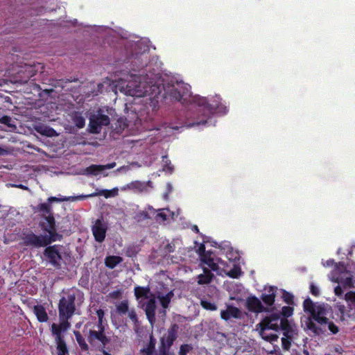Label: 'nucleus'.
I'll return each mask as SVG.
<instances>
[{"label":"nucleus","mask_w":355,"mask_h":355,"mask_svg":"<svg viewBox=\"0 0 355 355\" xmlns=\"http://www.w3.org/2000/svg\"><path fill=\"white\" fill-rule=\"evenodd\" d=\"M303 309L305 313L320 324H326L328 318L326 317L327 310L324 304L316 305L310 298L306 299L303 302Z\"/></svg>","instance_id":"obj_4"},{"label":"nucleus","mask_w":355,"mask_h":355,"mask_svg":"<svg viewBox=\"0 0 355 355\" xmlns=\"http://www.w3.org/2000/svg\"><path fill=\"white\" fill-rule=\"evenodd\" d=\"M281 319L280 314L276 313L266 316L259 324L260 327L259 334H262L263 330L272 329L276 331H278L279 329Z\"/></svg>","instance_id":"obj_12"},{"label":"nucleus","mask_w":355,"mask_h":355,"mask_svg":"<svg viewBox=\"0 0 355 355\" xmlns=\"http://www.w3.org/2000/svg\"><path fill=\"white\" fill-rule=\"evenodd\" d=\"M11 117L7 115L3 116L2 117L0 118V123L6 125L8 127L12 126V125L11 124Z\"/></svg>","instance_id":"obj_49"},{"label":"nucleus","mask_w":355,"mask_h":355,"mask_svg":"<svg viewBox=\"0 0 355 355\" xmlns=\"http://www.w3.org/2000/svg\"><path fill=\"white\" fill-rule=\"evenodd\" d=\"M202 270L203 273L198 275L197 277L198 284L200 285L208 284L212 281L214 275L207 268L204 267Z\"/></svg>","instance_id":"obj_22"},{"label":"nucleus","mask_w":355,"mask_h":355,"mask_svg":"<svg viewBox=\"0 0 355 355\" xmlns=\"http://www.w3.org/2000/svg\"><path fill=\"white\" fill-rule=\"evenodd\" d=\"M166 248L167 249L168 252H173L174 251L173 246L171 245L170 244H168L166 245Z\"/></svg>","instance_id":"obj_62"},{"label":"nucleus","mask_w":355,"mask_h":355,"mask_svg":"<svg viewBox=\"0 0 355 355\" xmlns=\"http://www.w3.org/2000/svg\"><path fill=\"white\" fill-rule=\"evenodd\" d=\"M336 282L341 284L343 286L348 288L354 287L355 280L354 281L352 276L349 272H340L336 277Z\"/></svg>","instance_id":"obj_20"},{"label":"nucleus","mask_w":355,"mask_h":355,"mask_svg":"<svg viewBox=\"0 0 355 355\" xmlns=\"http://www.w3.org/2000/svg\"><path fill=\"white\" fill-rule=\"evenodd\" d=\"M122 291L121 290H116L109 293V297L112 299H119L121 297Z\"/></svg>","instance_id":"obj_52"},{"label":"nucleus","mask_w":355,"mask_h":355,"mask_svg":"<svg viewBox=\"0 0 355 355\" xmlns=\"http://www.w3.org/2000/svg\"><path fill=\"white\" fill-rule=\"evenodd\" d=\"M134 291H135V295L137 299H139L141 297L148 299L149 297L148 294L150 292V289L149 286L144 287V286H137L135 288Z\"/></svg>","instance_id":"obj_28"},{"label":"nucleus","mask_w":355,"mask_h":355,"mask_svg":"<svg viewBox=\"0 0 355 355\" xmlns=\"http://www.w3.org/2000/svg\"><path fill=\"white\" fill-rule=\"evenodd\" d=\"M241 316V312L240 309L232 305H227L225 310L220 311V317L223 320L227 321L231 318H240Z\"/></svg>","instance_id":"obj_17"},{"label":"nucleus","mask_w":355,"mask_h":355,"mask_svg":"<svg viewBox=\"0 0 355 355\" xmlns=\"http://www.w3.org/2000/svg\"><path fill=\"white\" fill-rule=\"evenodd\" d=\"M156 218L158 219V218H162L163 220H166V215L163 213V212H160V213H158L156 216Z\"/></svg>","instance_id":"obj_59"},{"label":"nucleus","mask_w":355,"mask_h":355,"mask_svg":"<svg viewBox=\"0 0 355 355\" xmlns=\"http://www.w3.org/2000/svg\"><path fill=\"white\" fill-rule=\"evenodd\" d=\"M292 338H287L286 337L282 338V346L284 349H288L291 345V340Z\"/></svg>","instance_id":"obj_53"},{"label":"nucleus","mask_w":355,"mask_h":355,"mask_svg":"<svg viewBox=\"0 0 355 355\" xmlns=\"http://www.w3.org/2000/svg\"><path fill=\"white\" fill-rule=\"evenodd\" d=\"M43 218L45 219L46 223H43L42 224V227L44 230V231L49 230V229H53L55 227V221L53 216V214L46 215L43 216Z\"/></svg>","instance_id":"obj_31"},{"label":"nucleus","mask_w":355,"mask_h":355,"mask_svg":"<svg viewBox=\"0 0 355 355\" xmlns=\"http://www.w3.org/2000/svg\"><path fill=\"white\" fill-rule=\"evenodd\" d=\"M198 252L200 256V259L202 258V255L208 254L209 252H206L205 251V246L204 244H201L200 247L198 248Z\"/></svg>","instance_id":"obj_56"},{"label":"nucleus","mask_w":355,"mask_h":355,"mask_svg":"<svg viewBox=\"0 0 355 355\" xmlns=\"http://www.w3.org/2000/svg\"><path fill=\"white\" fill-rule=\"evenodd\" d=\"M310 292L313 296L315 297H318L320 295L319 288L313 283H311L310 285Z\"/></svg>","instance_id":"obj_51"},{"label":"nucleus","mask_w":355,"mask_h":355,"mask_svg":"<svg viewBox=\"0 0 355 355\" xmlns=\"http://www.w3.org/2000/svg\"><path fill=\"white\" fill-rule=\"evenodd\" d=\"M179 326L174 323L168 329L166 334L160 338L159 345V352L169 354V351L174 342L178 338Z\"/></svg>","instance_id":"obj_6"},{"label":"nucleus","mask_w":355,"mask_h":355,"mask_svg":"<svg viewBox=\"0 0 355 355\" xmlns=\"http://www.w3.org/2000/svg\"><path fill=\"white\" fill-rule=\"evenodd\" d=\"M169 96L177 101H181L188 93V89L182 83H176L168 92Z\"/></svg>","instance_id":"obj_14"},{"label":"nucleus","mask_w":355,"mask_h":355,"mask_svg":"<svg viewBox=\"0 0 355 355\" xmlns=\"http://www.w3.org/2000/svg\"><path fill=\"white\" fill-rule=\"evenodd\" d=\"M155 344L150 341V345L148 347H145L141 349L142 354L141 355H152L154 349Z\"/></svg>","instance_id":"obj_48"},{"label":"nucleus","mask_w":355,"mask_h":355,"mask_svg":"<svg viewBox=\"0 0 355 355\" xmlns=\"http://www.w3.org/2000/svg\"><path fill=\"white\" fill-rule=\"evenodd\" d=\"M347 304V308L345 305H337L338 315L340 320H345L347 318L355 319V292H347L345 295Z\"/></svg>","instance_id":"obj_7"},{"label":"nucleus","mask_w":355,"mask_h":355,"mask_svg":"<svg viewBox=\"0 0 355 355\" xmlns=\"http://www.w3.org/2000/svg\"><path fill=\"white\" fill-rule=\"evenodd\" d=\"M105 169V166L92 164L86 168V173L89 175H97Z\"/></svg>","instance_id":"obj_36"},{"label":"nucleus","mask_w":355,"mask_h":355,"mask_svg":"<svg viewBox=\"0 0 355 355\" xmlns=\"http://www.w3.org/2000/svg\"><path fill=\"white\" fill-rule=\"evenodd\" d=\"M349 272L347 270V266L344 262H339L338 263H335V269L334 273L338 276L340 272Z\"/></svg>","instance_id":"obj_42"},{"label":"nucleus","mask_w":355,"mask_h":355,"mask_svg":"<svg viewBox=\"0 0 355 355\" xmlns=\"http://www.w3.org/2000/svg\"><path fill=\"white\" fill-rule=\"evenodd\" d=\"M115 166V163L109 164L107 166H105V168H112Z\"/></svg>","instance_id":"obj_64"},{"label":"nucleus","mask_w":355,"mask_h":355,"mask_svg":"<svg viewBox=\"0 0 355 355\" xmlns=\"http://www.w3.org/2000/svg\"><path fill=\"white\" fill-rule=\"evenodd\" d=\"M334 292L337 296H340L343 294V290L340 286H337L335 288Z\"/></svg>","instance_id":"obj_58"},{"label":"nucleus","mask_w":355,"mask_h":355,"mask_svg":"<svg viewBox=\"0 0 355 355\" xmlns=\"http://www.w3.org/2000/svg\"><path fill=\"white\" fill-rule=\"evenodd\" d=\"M73 334L81 350L84 352L88 351L89 345L86 343L85 338L82 336L80 332L78 331H74Z\"/></svg>","instance_id":"obj_33"},{"label":"nucleus","mask_w":355,"mask_h":355,"mask_svg":"<svg viewBox=\"0 0 355 355\" xmlns=\"http://www.w3.org/2000/svg\"><path fill=\"white\" fill-rule=\"evenodd\" d=\"M193 347L191 344H183L180 347L178 355H187L188 353L193 350Z\"/></svg>","instance_id":"obj_39"},{"label":"nucleus","mask_w":355,"mask_h":355,"mask_svg":"<svg viewBox=\"0 0 355 355\" xmlns=\"http://www.w3.org/2000/svg\"><path fill=\"white\" fill-rule=\"evenodd\" d=\"M96 315L98 316V321L94 324L99 325V326H101V325L107 326V324H105V322H104V316H105L104 311L103 309H98L96 311Z\"/></svg>","instance_id":"obj_45"},{"label":"nucleus","mask_w":355,"mask_h":355,"mask_svg":"<svg viewBox=\"0 0 355 355\" xmlns=\"http://www.w3.org/2000/svg\"><path fill=\"white\" fill-rule=\"evenodd\" d=\"M128 187H129V189H131L133 190H137V191L141 192L145 189L146 185L144 182H141L140 181H134V182H132L128 185Z\"/></svg>","instance_id":"obj_38"},{"label":"nucleus","mask_w":355,"mask_h":355,"mask_svg":"<svg viewBox=\"0 0 355 355\" xmlns=\"http://www.w3.org/2000/svg\"><path fill=\"white\" fill-rule=\"evenodd\" d=\"M117 189H116V191L114 190H107V189H103L101 190L98 192L92 193L91 194L88 195H80L77 196H69V197H62V198H57V197H49L47 199V202L51 205L52 202H65V201H74V200H81L86 199L87 198L98 196H103L105 198H107L111 196H114L116 194Z\"/></svg>","instance_id":"obj_9"},{"label":"nucleus","mask_w":355,"mask_h":355,"mask_svg":"<svg viewBox=\"0 0 355 355\" xmlns=\"http://www.w3.org/2000/svg\"><path fill=\"white\" fill-rule=\"evenodd\" d=\"M92 234L96 241L101 243L105 240L107 226L101 220L97 219L92 228Z\"/></svg>","instance_id":"obj_16"},{"label":"nucleus","mask_w":355,"mask_h":355,"mask_svg":"<svg viewBox=\"0 0 355 355\" xmlns=\"http://www.w3.org/2000/svg\"><path fill=\"white\" fill-rule=\"evenodd\" d=\"M117 312L120 314H125L128 311V301H122L116 306Z\"/></svg>","instance_id":"obj_41"},{"label":"nucleus","mask_w":355,"mask_h":355,"mask_svg":"<svg viewBox=\"0 0 355 355\" xmlns=\"http://www.w3.org/2000/svg\"><path fill=\"white\" fill-rule=\"evenodd\" d=\"M40 134L47 136V137H53L56 135L55 130L52 128L45 127L41 131L37 130Z\"/></svg>","instance_id":"obj_46"},{"label":"nucleus","mask_w":355,"mask_h":355,"mask_svg":"<svg viewBox=\"0 0 355 355\" xmlns=\"http://www.w3.org/2000/svg\"><path fill=\"white\" fill-rule=\"evenodd\" d=\"M36 211L41 213L42 216L53 214L52 206L48 202L37 205L36 207Z\"/></svg>","instance_id":"obj_29"},{"label":"nucleus","mask_w":355,"mask_h":355,"mask_svg":"<svg viewBox=\"0 0 355 355\" xmlns=\"http://www.w3.org/2000/svg\"><path fill=\"white\" fill-rule=\"evenodd\" d=\"M122 261L123 259L119 256H107L105 259V264L106 267L110 269L114 268L118 264H119Z\"/></svg>","instance_id":"obj_27"},{"label":"nucleus","mask_w":355,"mask_h":355,"mask_svg":"<svg viewBox=\"0 0 355 355\" xmlns=\"http://www.w3.org/2000/svg\"><path fill=\"white\" fill-rule=\"evenodd\" d=\"M75 300L74 293H68L60 299L58 303L59 319L69 321L72 318L76 311Z\"/></svg>","instance_id":"obj_5"},{"label":"nucleus","mask_w":355,"mask_h":355,"mask_svg":"<svg viewBox=\"0 0 355 355\" xmlns=\"http://www.w3.org/2000/svg\"><path fill=\"white\" fill-rule=\"evenodd\" d=\"M149 59L148 53L142 52L140 53H136L135 55L132 58V64L134 68L132 69L135 71H138L140 76H146V81L148 83H153V76H155L160 75L159 73H152L150 74L146 73V72L150 71V67L148 64V61Z\"/></svg>","instance_id":"obj_3"},{"label":"nucleus","mask_w":355,"mask_h":355,"mask_svg":"<svg viewBox=\"0 0 355 355\" xmlns=\"http://www.w3.org/2000/svg\"><path fill=\"white\" fill-rule=\"evenodd\" d=\"M279 329L283 331V334L287 338H292L294 334V330L286 318H282L279 324Z\"/></svg>","instance_id":"obj_23"},{"label":"nucleus","mask_w":355,"mask_h":355,"mask_svg":"<svg viewBox=\"0 0 355 355\" xmlns=\"http://www.w3.org/2000/svg\"><path fill=\"white\" fill-rule=\"evenodd\" d=\"M90 345H100L103 348L111 343V336L105 331V325H95L85 334Z\"/></svg>","instance_id":"obj_2"},{"label":"nucleus","mask_w":355,"mask_h":355,"mask_svg":"<svg viewBox=\"0 0 355 355\" xmlns=\"http://www.w3.org/2000/svg\"><path fill=\"white\" fill-rule=\"evenodd\" d=\"M246 308L249 311L257 313L268 311V309L264 307L261 302L256 296H251L247 298Z\"/></svg>","instance_id":"obj_15"},{"label":"nucleus","mask_w":355,"mask_h":355,"mask_svg":"<svg viewBox=\"0 0 355 355\" xmlns=\"http://www.w3.org/2000/svg\"><path fill=\"white\" fill-rule=\"evenodd\" d=\"M138 216H139L140 218H141L142 219H144V220L150 218V216L147 211H141V212L139 213Z\"/></svg>","instance_id":"obj_57"},{"label":"nucleus","mask_w":355,"mask_h":355,"mask_svg":"<svg viewBox=\"0 0 355 355\" xmlns=\"http://www.w3.org/2000/svg\"><path fill=\"white\" fill-rule=\"evenodd\" d=\"M347 259L352 263H355V246L353 247L351 251L348 253Z\"/></svg>","instance_id":"obj_54"},{"label":"nucleus","mask_w":355,"mask_h":355,"mask_svg":"<svg viewBox=\"0 0 355 355\" xmlns=\"http://www.w3.org/2000/svg\"><path fill=\"white\" fill-rule=\"evenodd\" d=\"M23 244L32 248H40L48 245L43 234L37 235L33 231L28 230L23 233Z\"/></svg>","instance_id":"obj_10"},{"label":"nucleus","mask_w":355,"mask_h":355,"mask_svg":"<svg viewBox=\"0 0 355 355\" xmlns=\"http://www.w3.org/2000/svg\"><path fill=\"white\" fill-rule=\"evenodd\" d=\"M293 308L291 306H284L282 309V311L279 313L280 315H282L284 318H286L291 317L293 314Z\"/></svg>","instance_id":"obj_40"},{"label":"nucleus","mask_w":355,"mask_h":355,"mask_svg":"<svg viewBox=\"0 0 355 355\" xmlns=\"http://www.w3.org/2000/svg\"><path fill=\"white\" fill-rule=\"evenodd\" d=\"M128 316H129L130 319L133 322H135V323L137 322L138 318H137V313L135 311V310H132V311H129Z\"/></svg>","instance_id":"obj_55"},{"label":"nucleus","mask_w":355,"mask_h":355,"mask_svg":"<svg viewBox=\"0 0 355 355\" xmlns=\"http://www.w3.org/2000/svg\"><path fill=\"white\" fill-rule=\"evenodd\" d=\"M72 120L76 126L78 128H83L85 125V118L79 113L76 112L75 114L72 116Z\"/></svg>","instance_id":"obj_35"},{"label":"nucleus","mask_w":355,"mask_h":355,"mask_svg":"<svg viewBox=\"0 0 355 355\" xmlns=\"http://www.w3.org/2000/svg\"><path fill=\"white\" fill-rule=\"evenodd\" d=\"M128 126V121L125 117H119L116 121L112 124L113 130L117 133L121 134Z\"/></svg>","instance_id":"obj_24"},{"label":"nucleus","mask_w":355,"mask_h":355,"mask_svg":"<svg viewBox=\"0 0 355 355\" xmlns=\"http://www.w3.org/2000/svg\"><path fill=\"white\" fill-rule=\"evenodd\" d=\"M156 307L155 298L153 297L147 302L144 309L146 318L151 324L155 320Z\"/></svg>","instance_id":"obj_19"},{"label":"nucleus","mask_w":355,"mask_h":355,"mask_svg":"<svg viewBox=\"0 0 355 355\" xmlns=\"http://www.w3.org/2000/svg\"><path fill=\"white\" fill-rule=\"evenodd\" d=\"M315 322V321L313 318H312L311 316H309L305 322L306 329L311 331L314 335L319 336L324 332V330H322L321 327L317 326Z\"/></svg>","instance_id":"obj_25"},{"label":"nucleus","mask_w":355,"mask_h":355,"mask_svg":"<svg viewBox=\"0 0 355 355\" xmlns=\"http://www.w3.org/2000/svg\"><path fill=\"white\" fill-rule=\"evenodd\" d=\"M57 355H69V351L64 341L55 343Z\"/></svg>","instance_id":"obj_34"},{"label":"nucleus","mask_w":355,"mask_h":355,"mask_svg":"<svg viewBox=\"0 0 355 355\" xmlns=\"http://www.w3.org/2000/svg\"><path fill=\"white\" fill-rule=\"evenodd\" d=\"M33 313L40 322H46L49 320V315L43 305L37 304L33 306Z\"/></svg>","instance_id":"obj_21"},{"label":"nucleus","mask_w":355,"mask_h":355,"mask_svg":"<svg viewBox=\"0 0 355 355\" xmlns=\"http://www.w3.org/2000/svg\"><path fill=\"white\" fill-rule=\"evenodd\" d=\"M162 162L164 163L163 170L165 171H168L169 173H172L174 168L167 156L162 157Z\"/></svg>","instance_id":"obj_43"},{"label":"nucleus","mask_w":355,"mask_h":355,"mask_svg":"<svg viewBox=\"0 0 355 355\" xmlns=\"http://www.w3.org/2000/svg\"><path fill=\"white\" fill-rule=\"evenodd\" d=\"M281 291L282 293V298L284 302L288 305H293L295 304L294 295L291 293H289L284 289H282Z\"/></svg>","instance_id":"obj_37"},{"label":"nucleus","mask_w":355,"mask_h":355,"mask_svg":"<svg viewBox=\"0 0 355 355\" xmlns=\"http://www.w3.org/2000/svg\"><path fill=\"white\" fill-rule=\"evenodd\" d=\"M110 120L107 115L98 113L89 118V131L92 134L100 133L103 126L110 124Z\"/></svg>","instance_id":"obj_11"},{"label":"nucleus","mask_w":355,"mask_h":355,"mask_svg":"<svg viewBox=\"0 0 355 355\" xmlns=\"http://www.w3.org/2000/svg\"><path fill=\"white\" fill-rule=\"evenodd\" d=\"M63 247L60 245H47L44 250L43 254L49 264L56 269L62 267V260L61 250Z\"/></svg>","instance_id":"obj_8"},{"label":"nucleus","mask_w":355,"mask_h":355,"mask_svg":"<svg viewBox=\"0 0 355 355\" xmlns=\"http://www.w3.org/2000/svg\"><path fill=\"white\" fill-rule=\"evenodd\" d=\"M266 330H263V333L262 334H260L261 336V337L267 340V341H270V342H273V341H276L278 338V336L275 334H271L270 335H266Z\"/></svg>","instance_id":"obj_47"},{"label":"nucleus","mask_w":355,"mask_h":355,"mask_svg":"<svg viewBox=\"0 0 355 355\" xmlns=\"http://www.w3.org/2000/svg\"><path fill=\"white\" fill-rule=\"evenodd\" d=\"M229 275L233 278H236L238 277V275L235 270L230 271Z\"/></svg>","instance_id":"obj_60"},{"label":"nucleus","mask_w":355,"mask_h":355,"mask_svg":"<svg viewBox=\"0 0 355 355\" xmlns=\"http://www.w3.org/2000/svg\"><path fill=\"white\" fill-rule=\"evenodd\" d=\"M200 304L206 310L216 311L217 309V306L215 304L207 300H201Z\"/></svg>","instance_id":"obj_44"},{"label":"nucleus","mask_w":355,"mask_h":355,"mask_svg":"<svg viewBox=\"0 0 355 355\" xmlns=\"http://www.w3.org/2000/svg\"><path fill=\"white\" fill-rule=\"evenodd\" d=\"M6 153H7V150H5L4 148L0 147V155H6Z\"/></svg>","instance_id":"obj_63"},{"label":"nucleus","mask_w":355,"mask_h":355,"mask_svg":"<svg viewBox=\"0 0 355 355\" xmlns=\"http://www.w3.org/2000/svg\"><path fill=\"white\" fill-rule=\"evenodd\" d=\"M60 323H53L51 326V334L54 336L55 343L64 341L63 334L71 327L70 322L64 319H59Z\"/></svg>","instance_id":"obj_13"},{"label":"nucleus","mask_w":355,"mask_h":355,"mask_svg":"<svg viewBox=\"0 0 355 355\" xmlns=\"http://www.w3.org/2000/svg\"><path fill=\"white\" fill-rule=\"evenodd\" d=\"M174 296V293L173 291H169L166 295H158L157 298L159 300V302L162 306L164 309H167L169 306V304L171 301V299Z\"/></svg>","instance_id":"obj_32"},{"label":"nucleus","mask_w":355,"mask_h":355,"mask_svg":"<svg viewBox=\"0 0 355 355\" xmlns=\"http://www.w3.org/2000/svg\"><path fill=\"white\" fill-rule=\"evenodd\" d=\"M45 232L49 233V235H44V237H45L46 242L48 243V245H50L52 242L60 241L62 239V236L56 232L55 227L53 229L46 230Z\"/></svg>","instance_id":"obj_26"},{"label":"nucleus","mask_w":355,"mask_h":355,"mask_svg":"<svg viewBox=\"0 0 355 355\" xmlns=\"http://www.w3.org/2000/svg\"><path fill=\"white\" fill-rule=\"evenodd\" d=\"M197 112L196 121L188 125L189 127L205 124L207 120L214 114H225L227 112L226 107L221 104L217 99L208 101L207 98L200 97L196 99Z\"/></svg>","instance_id":"obj_1"},{"label":"nucleus","mask_w":355,"mask_h":355,"mask_svg":"<svg viewBox=\"0 0 355 355\" xmlns=\"http://www.w3.org/2000/svg\"><path fill=\"white\" fill-rule=\"evenodd\" d=\"M202 262L207 265V266L213 271H217L218 270V266L214 262L213 258L211 257V254L202 255L201 258Z\"/></svg>","instance_id":"obj_30"},{"label":"nucleus","mask_w":355,"mask_h":355,"mask_svg":"<svg viewBox=\"0 0 355 355\" xmlns=\"http://www.w3.org/2000/svg\"><path fill=\"white\" fill-rule=\"evenodd\" d=\"M267 293H263L261 296V298L263 303L267 306H272L274 304L276 297V292L277 291V287L274 286H270L268 288H266Z\"/></svg>","instance_id":"obj_18"},{"label":"nucleus","mask_w":355,"mask_h":355,"mask_svg":"<svg viewBox=\"0 0 355 355\" xmlns=\"http://www.w3.org/2000/svg\"><path fill=\"white\" fill-rule=\"evenodd\" d=\"M327 324H328L329 330L332 334H336L338 332V331H339L338 327L336 324H334V323L333 322H329V320H328Z\"/></svg>","instance_id":"obj_50"},{"label":"nucleus","mask_w":355,"mask_h":355,"mask_svg":"<svg viewBox=\"0 0 355 355\" xmlns=\"http://www.w3.org/2000/svg\"><path fill=\"white\" fill-rule=\"evenodd\" d=\"M335 262H334V259H329V260H327V266H335Z\"/></svg>","instance_id":"obj_61"}]
</instances>
